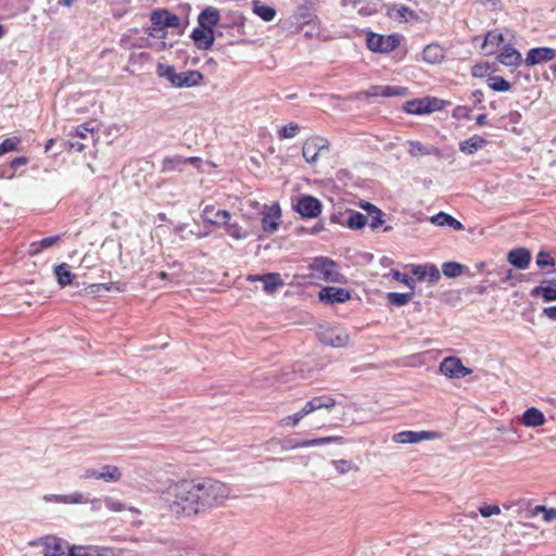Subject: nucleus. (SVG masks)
Returning <instances> with one entry per match:
<instances>
[{"label": "nucleus", "instance_id": "338daca9", "mask_svg": "<svg viewBox=\"0 0 556 556\" xmlns=\"http://www.w3.org/2000/svg\"><path fill=\"white\" fill-rule=\"evenodd\" d=\"M65 144L68 146L70 149H74V150H76L78 152H81L84 150V148H85V146L83 143L78 142V141L77 142H72L71 140H67L65 142Z\"/></svg>", "mask_w": 556, "mask_h": 556}, {"label": "nucleus", "instance_id": "72a5a7b5", "mask_svg": "<svg viewBox=\"0 0 556 556\" xmlns=\"http://www.w3.org/2000/svg\"><path fill=\"white\" fill-rule=\"evenodd\" d=\"M253 12L265 22H270L276 16V10L271 7L262 4L260 1H253Z\"/></svg>", "mask_w": 556, "mask_h": 556}, {"label": "nucleus", "instance_id": "6e6552de", "mask_svg": "<svg viewBox=\"0 0 556 556\" xmlns=\"http://www.w3.org/2000/svg\"><path fill=\"white\" fill-rule=\"evenodd\" d=\"M323 151H328V141L321 137L308 138L302 148V154L306 162L314 163Z\"/></svg>", "mask_w": 556, "mask_h": 556}, {"label": "nucleus", "instance_id": "7c9ffc66", "mask_svg": "<svg viewBox=\"0 0 556 556\" xmlns=\"http://www.w3.org/2000/svg\"><path fill=\"white\" fill-rule=\"evenodd\" d=\"M367 222L368 217H366V215L359 212L350 211L346 213V216L342 223L345 224L349 228L357 230L365 227Z\"/></svg>", "mask_w": 556, "mask_h": 556}, {"label": "nucleus", "instance_id": "a18cd8bd", "mask_svg": "<svg viewBox=\"0 0 556 556\" xmlns=\"http://www.w3.org/2000/svg\"><path fill=\"white\" fill-rule=\"evenodd\" d=\"M157 74L166 78L170 84L174 86L177 77V72L175 71V67L172 65H162L160 64L157 66Z\"/></svg>", "mask_w": 556, "mask_h": 556}, {"label": "nucleus", "instance_id": "20e7f679", "mask_svg": "<svg viewBox=\"0 0 556 556\" xmlns=\"http://www.w3.org/2000/svg\"><path fill=\"white\" fill-rule=\"evenodd\" d=\"M317 336L321 343L331 348H344L350 342L348 331L339 327L323 328Z\"/></svg>", "mask_w": 556, "mask_h": 556}, {"label": "nucleus", "instance_id": "de8ad7c7", "mask_svg": "<svg viewBox=\"0 0 556 556\" xmlns=\"http://www.w3.org/2000/svg\"><path fill=\"white\" fill-rule=\"evenodd\" d=\"M122 46L124 48H132V47H136V48H150V47H152L149 37H140L135 42H130V39L128 37H126V36L122 38Z\"/></svg>", "mask_w": 556, "mask_h": 556}, {"label": "nucleus", "instance_id": "412c9836", "mask_svg": "<svg viewBox=\"0 0 556 556\" xmlns=\"http://www.w3.org/2000/svg\"><path fill=\"white\" fill-rule=\"evenodd\" d=\"M503 42H504L503 34L497 29L491 30L485 35L484 41L481 46V50L486 55L494 54L496 52L497 48Z\"/></svg>", "mask_w": 556, "mask_h": 556}, {"label": "nucleus", "instance_id": "4c0bfd02", "mask_svg": "<svg viewBox=\"0 0 556 556\" xmlns=\"http://www.w3.org/2000/svg\"><path fill=\"white\" fill-rule=\"evenodd\" d=\"M531 295H541L545 302L556 301V286L535 287L532 289Z\"/></svg>", "mask_w": 556, "mask_h": 556}, {"label": "nucleus", "instance_id": "09e8293b", "mask_svg": "<svg viewBox=\"0 0 556 556\" xmlns=\"http://www.w3.org/2000/svg\"><path fill=\"white\" fill-rule=\"evenodd\" d=\"M407 89L400 86H382L381 97H401L405 96Z\"/></svg>", "mask_w": 556, "mask_h": 556}, {"label": "nucleus", "instance_id": "0e129e2a", "mask_svg": "<svg viewBox=\"0 0 556 556\" xmlns=\"http://www.w3.org/2000/svg\"><path fill=\"white\" fill-rule=\"evenodd\" d=\"M543 315L546 316L548 319L556 320V305L545 307L543 309Z\"/></svg>", "mask_w": 556, "mask_h": 556}, {"label": "nucleus", "instance_id": "a19ab883", "mask_svg": "<svg viewBox=\"0 0 556 556\" xmlns=\"http://www.w3.org/2000/svg\"><path fill=\"white\" fill-rule=\"evenodd\" d=\"M186 164L182 156L165 157L162 165V172L181 170V166Z\"/></svg>", "mask_w": 556, "mask_h": 556}, {"label": "nucleus", "instance_id": "f257e3e1", "mask_svg": "<svg viewBox=\"0 0 556 556\" xmlns=\"http://www.w3.org/2000/svg\"><path fill=\"white\" fill-rule=\"evenodd\" d=\"M230 493L229 485L210 477L167 479L159 504L172 518H192L223 505Z\"/></svg>", "mask_w": 556, "mask_h": 556}, {"label": "nucleus", "instance_id": "aec40b11", "mask_svg": "<svg viewBox=\"0 0 556 556\" xmlns=\"http://www.w3.org/2000/svg\"><path fill=\"white\" fill-rule=\"evenodd\" d=\"M336 404H337V402L331 395L324 394V395L315 396V397L311 399L309 401H307L304 404V407L306 409L305 412H307L309 415V414H312L318 409H321V408L331 409L336 406Z\"/></svg>", "mask_w": 556, "mask_h": 556}, {"label": "nucleus", "instance_id": "e433bc0d", "mask_svg": "<svg viewBox=\"0 0 556 556\" xmlns=\"http://www.w3.org/2000/svg\"><path fill=\"white\" fill-rule=\"evenodd\" d=\"M54 274L60 286L64 287L72 283L73 275L65 263L54 267Z\"/></svg>", "mask_w": 556, "mask_h": 556}, {"label": "nucleus", "instance_id": "f8f14e48", "mask_svg": "<svg viewBox=\"0 0 556 556\" xmlns=\"http://www.w3.org/2000/svg\"><path fill=\"white\" fill-rule=\"evenodd\" d=\"M434 438L437 433L431 431H402L393 435V441L399 444H415Z\"/></svg>", "mask_w": 556, "mask_h": 556}, {"label": "nucleus", "instance_id": "052dcab7", "mask_svg": "<svg viewBox=\"0 0 556 556\" xmlns=\"http://www.w3.org/2000/svg\"><path fill=\"white\" fill-rule=\"evenodd\" d=\"M81 479H96L99 480V469L94 468H88L84 471V473L80 476Z\"/></svg>", "mask_w": 556, "mask_h": 556}, {"label": "nucleus", "instance_id": "c9c22d12", "mask_svg": "<svg viewBox=\"0 0 556 556\" xmlns=\"http://www.w3.org/2000/svg\"><path fill=\"white\" fill-rule=\"evenodd\" d=\"M227 233L236 240H242L247 238L248 230L238 222L230 219L226 224Z\"/></svg>", "mask_w": 556, "mask_h": 556}, {"label": "nucleus", "instance_id": "ddd939ff", "mask_svg": "<svg viewBox=\"0 0 556 556\" xmlns=\"http://www.w3.org/2000/svg\"><path fill=\"white\" fill-rule=\"evenodd\" d=\"M319 300L326 303H344L351 298L349 290L337 287H325L319 291Z\"/></svg>", "mask_w": 556, "mask_h": 556}, {"label": "nucleus", "instance_id": "4468645a", "mask_svg": "<svg viewBox=\"0 0 556 556\" xmlns=\"http://www.w3.org/2000/svg\"><path fill=\"white\" fill-rule=\"evenodd\" d=\"M412 274L418 280H427L430 283L438 282L441 277L439 268L433 264L413 266Z\"/></svg>", "mask_w": 556, "mask_h": 556}, {"label": "nucleus", "instance_id": "603ef678", "mask_svg": "<svg viewBox=\"0 0 556 556\" xmlns=\"http://www.w3.org/2000/svg\"><path fill=\"white\" fill-rule=\"evenodd\" d=\"M332 465L334 466L336 470L341 475L346 473L355 468L352 462L344 459L333 460Z\"/></svg>", "mask_w": 556, "mask_h": 556}, {"label": "nucleus", "instance_id": "c85d7f7f", "mask_svg": "<svg viewBox=\"0 0 556 556\" xmlns=\"http://www.w3.org/2000/svg\"><path fill=\"white\" fill-rule=\"evenodd\" d=\"M497 59L505 66H516L521 62V54L511 46H505Z\"/></svg>", "mask_w": 556, "mask_h": 556}, {"label": "nucleus", "instance_id": "6ab92c4d", "mask_svg": "<svg viewBox=\"0 0 556 556\" xmlns=\"http://www.w3.org/2000/svg\"><path fill=\"white\" fill-rule=\"evenodd\" d=\"M203 75L199 71H186L177 73L175 87L190 88L200 85Z\"/></svg>", "mask_w": 556, "mask_h": 556}, {"label": "nucleus", "instance_id": "13d9d810", "mask_svg": "<svg viewBox=\"0 0 556 556\" xmlns=\"http://www.w3.org/2000/svg\"><path fill=\"white\" fill-rule=\"evenodd\" d=\"M147 34H148V37H153V38H164L165 37V30L162 26H155L153 25L152 27H149L147 29Z\"/></svg>", "mask_w": 556, "mask_h": 556}, {"label": "nucleus", "instance_id": "bf43d9fd", "mask_svg": "<svg viewBox=\"0 0 556 556\" xmlns=\"http://www.w3.org/2000/svg\"><path fill=\"white\" fill-rule=\"evenodd\" d=\"M105 506L112 511H122L125 508L123 503L113 501L112 498H105Z\"/></svg>", "mask_w": 556, "mask_h": 556}, {"label": "nucleus", "instance_id": "39448f33", "mask_svg": "<svg viewBox=\"0 0 556 556\" xmlns=\"http://www.w3.org/2000/svg\"><path fill=\"white\" fill-rule=\"evenodd\" d=\"M366 43L374 52L387 53L393 51L400 45V40L395 35L382 36L371 33L367 36Z\"/></svg>", "mask_w": 556, "mask_h": 556}, {"label": "nucleus", "instance_id": "37998d69", "mask_svg": "<svg viewBox=\"0 0 556 556\" xmlns=\"http://www.w3.org/2000/svg\"><path fill=\"white\" fill-rule=\"evenodd\" d=\"M305 407L303 406L299 412H296L293 415L287 416L281 419L280 425L285 427H296L299 422L308 415L307 412H305Z\"/></svg>", "mask_w": 556, "mask_h": 556}, {"label": "nucleus", "instance_id": "f3484780", "mask_svg": "<svg viewBox=\"0 0 556 556\" xmlns=\"http://www.w3.org/2000/svg\"><path fill=\"white\" fill-rule=\"evenodd\" d=\"M203 219L217 226H226L231 219V215L226 210H216L214 206H206L203 211Z\"/></svg>", "mask_w": 556, "mask_h": 556}, {"label": "nucleus", "instance_id": "393cba45", "mask_svg": "<svg viewBox=\"0 0 556 556\" xmlns=\"http://www.w3.org/2000/svg\"><path fill=\"white\" fill-rule=\"evenodd\" d=\"M220 18L219 11L213 7L206 8L198 17L201 27L213 29Z\"/></svg>", "mask_w": 556, "mask_h": 556}, {"label": "nucleus", "instance_id": "864d4df0", "mask_svg": "<svg viewBox=\"0 0 556 556\" xmlns=\"http://www.w3.org/2000/svg\"><path fill=\"white\" fill-rule=\"evenodd\" d=\"M479 513L482 517L489 518L493 515H500L501 508L497 505H482L479 507Z\"/></svg>", "mask_w": 556, "mask_h": 556}, {"label": "nucleus", "instance_id": "a211bd4d", "mask_svg": "<svg viewBox=\"0 0 556 556\" xmlns=\"http://www.w3.org/2000/svg\"><path fill=\"white\" fill-rule=\"evenodd\" d=\"M556 51L552 48H533L526 58L528 65H535L542 62L551 61L555 58Z\"/></svg>", "mask_w": 556, "mask_h": 556}, {"label": "nucleus", "instance_id": "9d476101", "mask_svg": "<svg viewBox=\"0 0 556 556\" xmlns=\"http://www.w3.org/2000/svg\"><path fill=\"white\" fill-rule=\"evenodd\" d=\"M341 440L340 437H325L319 439H312V440H294V439H286L283 441H280V446L282 451H291L300 447H311V446H318L328 444L331 442H336Z\"/></svg>", "mask_w": 556, "mask_h": 556}, {"label": "nucleus", "instance_id": "cd10ccee", "mask_svg": "<svg viewBox=\"0 0 556 556\" xmlns=\"http://www.w3.org/2000/svg\"><path fill=\"white\" fill-rule=\"evenodd\" d=\"M384 215L386 214L380 208L374 211V213H370L369 215H366V217H368L367 224L372 231L381 230L387 232L392 229L391 226L386 225Z\"/></svg>", "mask_w": 556, "mask_h": 556}, {"label": "nucleus", "instance_id": "9b49d317", "mask_svg": "<svg viewBox=\"0 0 556 556\" xmlns=\"http://www.w3.org/2000/svg\"><path fill=\"white\" fill-rule=\"evenodd\" d=\"M295 210L303 216L313 218L321 212V203L312 195H301L298 199Z\"/></svg>", "mask_w": 556, "mask_h": 556}, {"label": "nucleus", "instance_id": "2eb2a0df", "mask_svg": "<svg viewBox=\"0 0 556 556\" xmlns=\"http://www.w3.org/2000/svg\"><path fill=\"white\" fill-rule=\"evenodd\" d=\"M191 38L200 50H207L214 43V30L199 26L193 29Z\"/></svg>", "mask_w": 556, "mask_h": 556}, {"label": "nucleus", "instance_id": "7ed1b4c3", "mask_svg": "<svg viewBox=\"0 0 556 556\" xmlns=\"http://www.w3.org/2000/svg\"><path fill=\"white\" fill-rule=\"evenodd\" d=\"M43 556H74L75 547L67 541L56 536H46L41 540Z\"/></svg>", "mask_w": 556, "mask_h": 556}, {"label": "nucleus", "instance_id": "3c124183", "mask_svg": "<svg viewBox=\"0 0 556 556\" xmlns=\"http://www.w3.org/2000/svg\"><path fill=\"white\" fill-rule=\"evenodd\" d=\"M300 131V127L298 124L295 123H290L288 124L287 126H285L280 131H279V137L282 139H287V138H293L295 137Z\"/></svg>", "mask_w": 556, "mask_h": 556}, {"label": "nucleus", "instance_id": "bb28decb", "mask_svg": "<svg viewBox=\"0 0 556 556\" xmlns=\"http://www.w3.org/2000/svg\"><path fill=\"white\" fill-rule=\"evenodd\" d=\"M407 144L409 147L408 153L413 157H420V156H426V155H431V154H434V155L440 154V151L438 148H435L433 146H425L419 141H408Z\"/></svg>", "mask_w": 556, "mask_h": 556}, {"label": "nucleus", "instance_id": "e2e57ef3", "mask_svg": "<svg viewBox=\"0 0 556 556\" xmlns=\"http://www.w3.org/2000/svg\"><path fill=\"white\" fill-rule=\"evenodd\" d=\"M543 519L546 522H551L556 520V509L555 508H547L544 513Z\"/></svg>", "mask_w": 556, "mask_h": 556}, {"label": "nucleus", "instance_id": "8fccbe9b", "mask_svg": "<svg viewBox=\"0 0 556 556\" xmlns=\"http://www.w3.org/2000/svg\"><path fill=\"white\" fill-rule=\"evenodd\" d=\"M18 142H20V140L15 137L9 138V139H5L4 141H2L0 143V155H3L11 151H16Z\"/></svg>", "mask_w": 556, "mask_h": 556}, {"label": "nucleus", "instance_id": "774afa93", "mask_svg": "<svg viewBox=\"0 0 556 556\" xmlns=\"http://www.w3.org/2000/svg\"><path fill=\"white\" fill-rule=\"evenodd\" d=\"M26 163H27V159H26V157H24V156H20V157H15V159L12 161L11 166H12L13 168H17V167H20V166H22V165H25Z\"/></svg>", "mask_w": 556, "mask_h": 556}, {"label": "nucleus", "instance_id": "f704fd0d", "mask_svg": "<svg viewBox=\"0 0 556 556\" xmlns=\"http://www.w3.org/2000/svg\"><path fill=\"white\" fill-rule=\"evenodd\" d=\"M389 17L395 21H406L408 17L414 16V12L405 5H393L388 9Z\"/></svg>", "mask_w": 556, "mask_h": 556}, {"label": "nucleus", "instance_id": "a878e982", "mask_svg": "<svg viewBox=\"0 0 556 556\" xmlns=\"http://www.w3.org/2000/svg\"><path fill=\"white\" fill-rule=\"evenodd\" d=\"M122 478V470L115 465H104L99 468V480L106 483H116L119 482Z\"/></svg>", "mask_w": 556, "mask_h": 556}, {"label": "nucleus", "instance_id": "680f3d73", "mask_svg": "<svg viewBox=\"0 0 556 556\" xmlns=\"http://www.w3.org/2000/svg\"><path fill=\"white\" fill-rule=\"evenodd\" d=\"M382 86H371L368 90H366L363 94L367 98L370 97H381Z\"/></svg>", "mask_w": 556, "mask_h": 556}, {"label": "nucleus", "instance_id": "0eeeda50", "mask_svg": "<svg viewBox=\"0 0 556 556\" xmlns=\"http://www.w3.org/2000/svg\"><path fill=\"white\" fill-rule=\"evenodd\" d=\"M262 228L267 233H273L278 230L281 208L278 203L271 205H264L262 210Z\"/></svg>", "mask_w": 556, "mask_h": 556}, {"label": "nucleus", "instance_id": "5701e85b", "mask_svg": "<svg viewBox=\"0 0 556 556\" xmlns=\"http://www.w3.org/2000/svg\"><path fill=\"white\" fill-rule=\"evenodd\" d=\"M444 58L445 51L438 43H430L422 51V60L429 64H439Z\"/></svg>", "mask_w": 556, "mask_h": 556}, {"label": "nucleus", "instance_id": "c756f323", "mask_svg": "<svg viewBox=\"0 0 556 556\" xmlns=\"http://www.w3.org/2000/svg\"><path fill=\"white\" fill-rule=\"evenodd\" d=\"M521 420L526 427H539L544 425L546 419L541 410L531 407L523 413Z\"/></svg>", "mask_w": 556, "mask_h": 556}, {"label": "nucleus", "instance_id": "dca6fc26", "mask_svg": "<svg viewBox=\"0 0 556 556\" xmlns=\"http://www.w3.org/2000/svg\"><path fill=\"white\" fill-rule=\"evenodd\" d=\"M152 25L166 27H178L180 25V18L169 13L167 10L154 11L151 14Z\"/></svg>", "mask_w": 556, "mask_h": 556}, {"label": "nucleus", "instance_id": "49530a36", "mask_svg": "<svg viewBox=\"0 0 556 556\" xmlns=\"http://www.w3.org/2000/svg\"><path fill=\"white\" fill-rule=\"evenodd\" d=\"M96 500H90L89 496L85 495L81 492H73L71 494H65V504H88Z\"/></svg>", "mask_w": 556, "mask_h": 556}, {"label": "nucleus", "instance_id": "2f4dec72", "mask_svg": "<svg viewBox=\"0 0 556 556\" xmlns=\"http://www.w3.org/2000/svg\"><path fill=\"white\" fill-rule=\"evenodd\" d=\"M430 220L433 225H437V226H448V227H451L453 229H457V230L463 228V225L460 222H458L453 216H451L446 213H443V212H440L439 214L432 216Z\"/></svg>", "mask_w": 556, "mask_h": 556}, {"label": "nucleus", "instance_id": "4be33fe9", "mask_svg": "<svg viewBox=\"0 0 556 556\" xmlns=\"http://www.w3.org/2000/svg\"><path fill=\"white\" fill-rule=\"evenodd\" d=\"M507 260L515 267L525 269L531 261V253L525 248L514 249L508 253Z\"/></svg>", "mask_w": 556, "mask_h": 556}, {"label": "nucleus", "instance_id": "4d7b16f0", "mask_svg": "<svg viewBox=\"0 0 556 556\" xmlns=\"http://www.w3.org/2000/svg\"><path fill=\"white\" fill-rule=\"evenodd\" d=\"M42 501L46 503L65 504V494H45Z\"/></svg>", "mask_w": 556, "mask_h": 556}, {"label": "nucleus", "instance_id": "f03ea898", "mask_svg": "<svg viewBox=\"0 0 556 556\" xmlns=\"http://www.w3.org/2000/svg\"><path fill=\"white\" fill-rule=\"evenodd\" d=\"M314 279L327 282H341L342 275L338 271L336 263L327 257H317L309 266Z\"/></svg>", "mask_w": 556, "mask_h": 556}, {"label": "nucleus", "instance_id": "b1692460", "mask_svg": "<svg viewBox=\"0 0 556 556\" xmlns=\"http://www.w3.org/2000/svg\"><path fill=\"white\" fill-rule=\"evenodd\" d=\"M488 144V141L481 136L475 135L467 140L459 142L460 152L471 155L478 150L483 149Z\"/></svg>", "mask_w": 556, "mask_h": 556}, {"label": "nucleus", "instance_id": "423d86ee", "mask_svg": "<svg viewBox=\"0 0 556 556\" xmlns=\"http://www.w3.org/2000/svg\"><path fill=\"white\" fill-rule=\"evenodd\" d=\"M439 370L442 375L451 379L464 378L472 372L468 367H465L462 361L455 356L445 357L440 366Z\"/></svg>", "mask_w": 556, "mask_h": 556}, {"label": "nucleus", "instance_id": "1a4fd4ad", "mask_svg": "<svg viewBox=\"0 0 556 556\" xmlns=\"http://www.w3.org/2000/svg\"><path fill=\"white\" fill-rule=\"evenodd\" d=\"M247 280L250 282L261 281L263 291L267 294H274L285 282L278 273H268L264 275H248Z\"/></svg>", "mask_w": 556, "mask_h": 556}, {"label": "nucleus", "instance_id": "473e14b6", "mask_svg": "<svg viewBox=\"0 0 556 556\" xmlns=\"http://www.w3.org/2000/svg\"><path fill=\"white\" fill-rule=\"evenodd\" d=\"M405 110L410 114H425L437 111L438 106H430L424 100H414L406 103Z\"/></svg>", "mask_w": 556, "mask_h": 556}, {"label": "nucleus", "instance_id": "c03bdc74", "mask_svg": "<svg viewBox=\"0 0 556 556\" xmlns=\"http://www.w3.org/2000/svg\"><path fill=\"white\" fill-rule=\"evenodd\" d=\"M489 86L494 91H508L510 89V84L501 76H493L489 79Z\"/></svg>", "mask_w": 556, "mask_h": 556}, {"label": "nucleus", "instance_id": "69168bd1", "mask_svg": "<svg viewBox=\"0 0 556 556\" xmlns=\"http://www.w3.org/2000/svg\"><path fill=\"white\" fill-rule=\"evenodd\" d=\"M92 129L88 127V125H80L77 127L76 134L80 138H86L88 132H91Z\"/></svg>", "mask_w": 556, "mask_h": 556}, {"label": "nucleus", "instance_id": "5fc2aeb1", "mask_svg": "<svg viewBox=\"0 0 556 556\" xmlns=\"http://www.w3.org/2000/svg\"><path fill=\"white\" fill-rule=\"evenodd\" d=\"M536 265L542 268L553 266V257L549 255V253L541 251L536 256Z\"/></svg>", "mask_w": 556, "mask_h": 556}, {"label": "nucleus", "instance_id": "79ce46f5", "mask_svg": "<svg viewBox=\"0 0 556 556\" xmlns=\"http://www.w3.org/2000/svg\"><path fill=\"white\" fill-rule=\"evenodd\" d=\"M413 298V292L410 293H399V292H389L387 294V299L390 304L394 306H403L406 305Z\"/></svg>", "mask_w": 556, "mask_h": 556}, {"label": "nucleus", "instance_id": "ea45409f", "mask_svg": "<svg viewBox=\"0 0 556 556\" xmlns=\"http://www.w3.org/2000/svg\"><path fill=\"white\" fill-rule=\"evenodd\" d=\"M74 556H110V553L96 546H76Z\"/></svg>", "mask_w": 556, "mask_h": 556}, {"label": "nucleus", "instance_id": "58836bf2", "mask_svg": "<svg viewBox=\"0 0 556 556\" xmlns=\"http://www.w3.org/2000/svg\"><path fill=\"white\" fill-rule=\"evenodd\" d=\"M465 270V266L457 262H445L442 264V274L448 278H456Z\"/></svg>", "mask_w": 556, "mask_h": 556}, {"label": "nucleus", "instance_id": "6e6d98bb", "mask_svg": "<svg viewBox=\"0 0 556 556\" xmlns=\"http://www.w3.org/2000/svg\"><path fill=\"white\" fill-rule=\"evenodd\" d=\"M393 278L396 281H400V282H403L404 285H406L410 290L415 289V280L413 278L408 277L406 274L395 270L393 273Z\"/></svg>", "mask_w": 556, "mask_h": 556}]
</instances>
